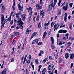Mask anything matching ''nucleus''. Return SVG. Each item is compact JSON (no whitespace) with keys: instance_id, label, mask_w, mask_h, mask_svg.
I'll return each instance as SVG.
<instances>
[{"instance_id":"1","label":"nucleus","mask_w":74,"mask_h":74,"mask_svg":"<svg viewBox=\"0 0 74 74\" xmlns=\"http://www.w3.org/2000/svg\"><path fill=\"white\" fill-rule=\"evenodd\" d=\"M1 15L2 16V17H1V29H3V27L4 26V25L5 23V22H4V15L3 14H1Z\"/></svg>"},{"instance_id":"2","label":"nucleus","mask_w":74,"mask_h":74,"mask_svg":"<svg viewBox=\"0 0 74 74\" xmlns=\"http://www.w3.org/2000/svg\"><path fill=\"white\" fill-rule=\"evenodd\" d=\"M23 24V22L22 21V19L21 18L20 19L19 21H18V26H21V27H21V29H23V26L22 25Z\"/></svg>"},{"instance_id":"3","label":"nucleus","mask_w":74,"mask_h":74,"mask_svg":"<svg viewBox=\"0 0 74 74\" xmlns=\"http://www.w3.org/2000/svg\"><path fill=\"white\" fill-rule=\"evenodd\" d=\"M53 3L52 2L51 4H50L49 5V10H51L52 9V7H53Z\"/></svg>"},{"instance_id":"4","label":"nucleus","mask_w":74,"mask_h":74,"mask_svg":"<svg viewBox=\"0 0 74 74\" xmlns=\"http://www.w3.org/2000/svg\"><path fill=\"white\" fill-rule=\"evenodd\" d=\"M6 71H7V69L5 68L4 70L2 71L1 74H6Z\"/></svg>"},{"instance_id":"5","label":"nucleus","mask_w":74,"mask_h":74,"mask_svg":"<svg viewBox=\"0 0 74 74\" xmlns=\"http://www.w3.org/2000/svg\"><path fill=\"white\" fill-rule=\"evenodd\" d=\"M40 15H42V17L44 18V15H45L44 12H43V10H42L40 12Z\"/></svg>"},{"instance_id":"6","label":"nucleus","mask_w":74,"mask_h":74,"mask_svg":"<svg viewBox=\"0 0 74 74\" xmlns=\"http://www.w3.org/2000/svg\"><path fill=\"white\" fill-rule=\"evenodd\" d=\"M62 9L64 11H66L67 10V9H68V6H63L62 8Z\"/></svg>"},{"instance_id":"7","label":"nucleus","mask_w":74,"mask_h":74,"mask_svg":"<svg viewBox=\"0 0 74 74\" xmlns=\"http://www.w3.org/2000/svg\"><path fill=\"white\" fill-rule=\"evenodd\" d=\"M67 13H66L65 14L64 21L65 22L67 21Z\"/></svg>"},{"instance_id":"8","label":"nucleus","mask_w":74,"mask_h":74,"mask_svg":"<svg viewBox=\"0 0 74 74\" xmlns=\"http://www.w3.org/2000/svg\"><path fill=\"white\" fill-rule=\"evenodd\" d=\"M57 0H54L53 6V10L55 9V5H56V3H57Z\"/></svg>"},{"instance_id":"9","label":"nucleus","mask_w":74,"mask_h":74,"mask_svg":"<svg viewBox=\"0 0 74 74\" xmlns=\"http://www.w3.org/2000/svg\"><path fill=\"white\" fill-rule=\"evenodd\" d=\"M47 70V69L46 68H45L42 71V74H45V71Z\"/></svg>"},{"instance_id":"10","label":"nucleus","mask_w":74,"mask_h":74,"mask_svg":"<svg viewBox=\"0 0 74 74\" xmlns=\"http://www.w3.org/2000/svg\"><path fill=\"white\" fill-rule=\"evenodd\" d=\"M44 53V51H40V53H39L38 55L39 56H41V55H42Z\"/></svg>"},{"instance_id":"11","label":"nucleus","mask_w":74,"mask_h":74,"mask_svg":"<svg viewBox=\"0 0 74 74\" xmlns=\"http://www.w3.org/2000/svg\"><path fill=\"white\" fill-rule=\"evenodd\" d=\"M74 54L73 53L71 54V56H70V58L71 59H73L74 58Z\"/></svg>"},{"instance_id":"12","label":"nucleus","mask_w":74,"mask_h":74,"mask_svg":"<svg viewBox=\"0 0 74 74\" xmlns=\"http://www.w3.org/2000/svg\"><path fill=\"white\" fill-rule=\"evenodd\" d=\"M51 40L52 41L51 44L53 45V44H54V40L53 39V37H51Z\"/></svg>"},{"instance_id":"13","label":"nucleus","mask_w":74,"mask_h":74,"mask_svg":"<svg viewBox=\"0 0 74 74\" xmlns=\"http://www.w3.org/2000/svg\"><path fill=\"white\" fill-rule=\"evenodd\" d=\"M65 57L66 59H67V58L69 57V53H66Z\"/></svg>"},{"instance_id":"14","label":"nucleus","mask_w":74,"mask_h":74,"mask_svg":"<svg viewBox=\"0 0 74 74\" xmlns=\"http://www.w3.org/2000/svg\"><path fill=\"white\" fill-rule=\"evenodd\" d=\"M19 34V32H16L14 34V36H18Z\"/></svg>"},{"instance_id":"15","label":"nucleus","mask_w":74,"mask_h":74,"mask_svg":"<svg viewBox=\"0 0 74 74\" xmlns=\"http://www.w3.org/2000/svg\"><path fill=\"white\" fill-rule=\"evenodd\" d=\"M36 35H37V32H35L32 35V36H31V37H32V38H33V37L34 36H36Z\"/></svg>"},{"instance_id":"16","label":"nucleus","mask_w":74,"mask_h":74,"mask_svg":"<svg viewBox=\"0 0 74 74\" xmlns=\"http://www.w3.org/2000/svg\"><path fill=\"white\" fill-rule=\"evenodd\" d=\"M19 12H17L16 14V16L18 19H19Z\"/></svg>"},{"instance_id":"17","label":"nucleus","mask_w":74,"mask_h":74,"mask_svg":"<svg viewBox=\"0 0 74 74\" xmlns=\"http://www.w3.org/2000/svg\"><path fill=\"white\" fill-rule=\"evenodd\" d=\"M48 60V58H46L42 62V63L43 64H44L47 61V60Z\"/></svg>"},{"instance_id":"18","label":"nucleus","mask_w":74,"mask_h":74,"mask_svg":"<svg viewBox=\"0 0 74 74\" xmlns=\"http://www.w3.org/2000/svg\"><path fill=\"white\" fill-rule=\"evenodd\" d=\"M18 8H19L20 10L21 9V4L20 3H19L18 4Z\"/></svg>"},{"instance_id":"19","label":"nucleus","mask_w":74,"mask_h":74,"mask_svg":"<svg viewBox=\"0 0 74 74\" xmlns=\"http://www.w3.org/2000/svg\"><path fill=\"white\" fill-rule=\"evenodd\" d=\"M39 40H40L39 38H38V39L36 38L35 40H35V41L36 42V43H37L38 42V41H39Z\"/></svg>"},{"instance_id":"20","label":"nucleus","mask_w":74,"mask_h":74,"mask_svg":"<svg viewBox=\"0 0 74 74\" xmlns=\"http://www.w3.org/2000/svg\"><path fill=\"white\" fill-rule=\"evenodd\" d=\"M11 17H10L8 19V20L6 21V22H7V21H9V22H10V21H11Z\"/></svg>"},{"instance_id":"21","label":"nucleus","mask_w":74,"mask_h":74,"mask_svg":"<svg viewBox=\"0 0 74 74\" xmlns=\"http://www.w3.org/2000/svg\"><path fill=\"white\" fill-rule=\"evenodd\" d=\"M13 13H14V14H15V13H14L13 12H12L10 14V17H11V16H13V17H14V14H13Z\"/></svg>"},{"instance_id":"22","label":"nucleus","mask_w":74,"mask_h":74,"mask_svg":"<svg viewBox=\"0 0 74 74\" xmlns=\"http://www.w3.org/2000/svg\"><path fill=\"white\" fill-rule=\"evenodd\" d=\"M41 23H39L38 24V28L39 29L41 28Z\"/></svg>"},{"instance_id":"23","label":"nucleus","mask_w":74,"mask_h":74,"mask_svg":"<svg viewBox=\"0 0 74 74\" xmlns=\"http://www.w3.org/2000/svg\"><path fill=\"white\" fill-rule=\"evenodd\" d=\"M23 16H24L23 18V21H24L25 20V16H26V14H24L23 15Z\"/></svg>"},{"instance_id":"24","label":"nucleus","mask_w":74,"mask_h":74,"mask_svg":"<svg viewBox=\"0 0 74 74\" xmlns=\"http://www.w3.org/2000/svg\"><path fill=\"white\" fill-rule=\"evenodd\" d=\"M39 7H40L38 5V4H37L36 5V10H39Z\"/></svg>"},{"instance_id":"25","label":"nucleus","mask_w":74,"mask_h":74,"mask_svg":"<svg viewBox=\"0 0 74 74\" xmlns=\"http://www.w3.org/2000/svg\"><path fill=\"white\" fill-rule=\"evenodd\" d=\"M4 9H5V7H4V6L3 5L2 6L1 8L2 11L3 12V10H4Z\"/></svg>"},{"instance_id":"26","label":"nucleus","mask_w":74,"mask_h":74,"mask_svg":"<svg viewBox=\"0 0 74 74\" xmlns=\"http://www.w3.org/2000/svg\"><path fill=\"white\" fill-rule=\"evenodd\" d=\"M73 3H70L69 5V6L71 8V7H72V5H73Z\"/></svg>"},{"instance_id":"27","label":"nucleus","mask_w":74,"mask_h":74,"mask_svg":"<svg viewBox=\"0 0 74 74\" xmlns=\"http://www.w3.org/2000/svg\"><path fill=\"white\" fill-rule=\"evenodd\" d=\"M35 62L36 64H38V59L35 60Z\"/></svg>"},{"instance_id":"28","label":"nucleus","mask_w":74,"mask_h":74,"mask_svg":"<svg viewBox=\"0 0 74 74\" xmlns=\"http://www.w3.org/2000/svg\"><path fill=\"white\" fill-rule=\"evenodd\" d=\"M58 33H63V29H61L58 31Z\"/></svg>"},{"instance_id":"29","label":"nucleus","mask_w":74,"mask_h":74,"mask_svg":"<svg viewBox=\"0 0 74 74\" xmlns=\"http://www.w3.org/2000/svg\"><path fill=\"white\" fill-rule=\"evenodd\" d=\"M67 30H63V33H67Z\"/></svg>"},{"instance_id":"30","label":"nucleus","mask_w":74,"mask_h":74,"mask_svg":"<svg viewBox=\"0 0 74 74\" xmlns=\"http://www.w3.org/2000/svg\"><path fill=\"white\" fill-rule=\"evenodd\" d=\"M68 37H67V36H66L63 38V39H64V40H66L67 39H68Z\"/></svg>"},{"instance_id":"31","label":"nucleus","mask_w":74,"mask_h":74,"mask_svg":"<svg viewBox=\"0 0 74 74\" xmlns=\"http://www.w3.org/2000/svg\"><path fill=\"white\" fill-rule=\"evenodd\" d=\"M41 44H42V42H39V43L38 44V45H41Z\"/></svg>"},{"instance_id":"32","label":"nucleus","mask_w":74,"mask_h":74,"mask_svg":"<svg viewBox=\"0 0 74 74\" xmlns=\"http://www.w3.org/2000/svg\"><path fill=\"white\" fill-rule=\"evenodd\" d=\"M66 26V25H64L62 26L61 25L60 27V28H61V27H65Z\"/></svg>"},{"instance_id":"33","label":"nucleus","mask_w":74,"mask_h":74,"mask_svg":"<svg viewBox=\"0 0 74 74\" xmlns=\"http://www.w3.org/2000/svg\"><path fill=\"white\" fill-rule=\"evenodd\" d=\"M62 59L61 58H60L59 59V63H61L62 62Z\"/></svg>"},{"instance_id":"34","label":"nucleus","mask_w":74,"mask_h":74,"mask_svg":"<svg viewBox=\"0 0 74 74\" xmlns=\"http://www.w3.org/2000/svg\"><path fill=\"white\" fill-rule=\"evenodd\" d=\"M36 20L37 22L38 21H39V16H38L37 17V18L36 19Z\"/></svg>"},{"instance_id":"35","label":"nucleus","mask_w":74,"mask_h":74,"mask_svg":"<svg viewBox=\"0 0 74 74\" xmlns=\"http://www.w3.org/2000/svg\"><path fill=\"white\" fill-rule=\"evenodd\" d=\"M32 13H33V12L32 11V10H31V11L29 13V14L30 15H31L32 14Z\"/></svg>"},{"instance_id":"36","label":"nucleus","mask_w":74,"mask_h":74,"mask_svg":"<svg viewBox=\"0 0 74 74\" xmlns=\"http://www.w3.org/2000/svg\"><path fill=\"white\" fill-rule=\"evenodd\" d=\"M69 52H71V47H70L69 48Z\"/></svg>"},{"instance_id":"37","label":"nucleus","mask_w":74,"mask_h":74,"mask_svg":"<svg viewBox=\"0 0 74 74\" xmlns=\"http://www.w3.org/2000/svg\"><path fill=\"white\" fill-rule=\"evenodd\" d=\"M69 29L70 30H72L73 28H72V25H70L69 27Z\"/></svg>"},{"instance_id":"38","label":"nucleus","mask_w":74,"mask_h":74,"mask_svg":"<svg viewBox=\"0 0 74 74\" xmlns=\"http://www.w3.org/2000/svg\"><path fill=\"white\" fill-rule=\"evenodd\" d=\"M49 21H48L47 23H46V25L47 26L49 25Z\"/></svg>"},{"instance_id":"39","label":"nucleus","mask_w":74,"mask_h":74,"mask_svg":"<svg viewBox=\"0 0 74 74\" xmlns=\"http://www.w3.org/2000/svg\"><path fill=\"white\" fill-rule=\"evenodd\" d=\"M28 9H29V10H31V11H32V8L31 7H29V8H28Z\"/></svg>"},{"instance_id":"40","label":"nucleus","mask_w":74,"mask_h":74,"mask_svg":"<svg viewBox=\"0 0 74 74\" xmlns=\"http://www.w3.org/2000/svg\"><path fill=\"white\" fill-rule=\"evenodd\" d=\"M27 32H29V28H28L27 29L25 32V33H26V34H27Z\"/></svg>"},{"instance_id":"41","label":"nucleus","mask_w":74,"mask_h":74,"mask_svg":"<svg viewBox=\"0 0 74 74\" xmlns=\"http://www.w3.org/2000/svg\"><path fill=\"white\" fill-rule=\"evenodd\" d=\"M12 44H15V41L14 40H12Z\"/></svg>"},{"instance_id":"42","label":"nucleus","mask_w":74,"mask_h":74,"mask_svg":"<svg viewBox=\"0 0 74 74\" xmlns=\"http://www.w3.org/2000/svg\"><path fill=\"white\" fill-rule=\"evenodd\" d=\"M51 47H52V49H55V46H53V45H52Z\"/></svg>"},{"instance_id":"43","label":"nucleus","mask_w":74,"mask_h":74,"mask_svg":"<svg viewBox=\"0 0 74 74\" xmlns=\"http://www.w3.org/2000/svg\"><path fill=\"white\" fill-rule=\"evenodd\" d=\"M12 8H13V11H14L15 10V7H14V6H12Z\"/></svg>"},{"instance_id":"44","label":"nucleus","mask_w":74,"mask_h":74,"mask_svg":"<svg viewBox=\"0 0 74 74\" xmlns=\"http://www.w3.org/2000/svg\"><path fill=\"white\" fill-rule=\"evenodd\" d=\"M10 24L11 25H12L13 23V20H12L10 22Z\"/></svg>"},{"instance_id":"45","label":"nucleus","mask_w":74,"mask_h":74,"mask_svg":"<svg viewBox=\"0 0 74 74\" xmlns=\"http://www.w3.org/2000/svg\"><path fill=\"white\" fill-rule=\"evenodd\" d=\"M51 58V56H49V59H50V60H52V59Z\"/></svg>"},{"instance_id":"46","label":"nucleus","mask_w":74,"mask_h":74,"mask_svg":"<svg viewBox=\"0 0 74 74\" xmlns=\"http://www.w3.org/2000/svg\"><path fill=\"white\" fill-rule=\"evenodd\" d=\"M57 25H58V24L56 23L54 25V27L56 28V27L57 26Z\"/></svg>"},{"instance_id":"47","label":"nucleus","mask_w":74,"mask_h":74,"mask_svg":"<svg viewBox=\"0 0 74 74\" xmlns=\"http://www.w3.org/2000/svg\"><path fill=\"white\" fill-rule=\"evenodd\" d=\"M65 36H66V37H68V36H69V33H67L65 35Z\"/></svg>"},{"instance_id":"48","label":"nucleus","mask_w":74,"mask_h":74,"mask_svg":"<svg viewBox=\"0 0 74 74\" xmlns=\"http://www.w3.org/2000/svg\"><path fill=\"white\" fill-rule=\"evenodd\" d=\"M48 69L49 70H52V68H51L49 67H48Z\"/></svg>"},{"instance_id":"49","label":"nucleus","mask_w":74,"mask_h":74,"mask_svg":"<svg viewBox=\"0 0 74 74\" xmlns=\"http://www.w3.org/2000/svg\"><path fill=\"white\" fill-rule=\"evenodd\" d=\"M14 59L12 58L11 59V62H14Z\"/></svg>"},{"instance_id":"50","label":"nucleus","mask_w":74,"mask_h":74,"mask_svg":"<svg viewBox=\"0 0 74 74\" xmlns=\"http://www.w3.org/2000/svg\"><path fill=\"white\" fill-rule=\"evenodd\" d=\"M21 8V10L22 11H23V6H22V7Z\"/></svg>"},{"instance_id":"51","label":"nucleus","mask_w":74,"mask_h":74,"mask_svg":"<svg viewBox=\"0 0 74 74\" xmlns=\"http://www.w3.org/2000/svg\"><path fill=\"white\" fill-rule=\"evenodd\" d=\"M14 22H15H15H18V21H16V20L15 18L14 19Z\"/></svg>"},{"instance_id":"52","label":"nucleus","mask_w":74,"mask_h":74,"mask_svg":"<svg viewBox=\"0 0 74 74\" xmlns=\"http://www.w3.org/2000/svg\"><path fill=\"white\" fill-rule=\"evenodd\" d=\"M33 0H32L31 4H33V3H34V2H35V1H33Z\"/></svg>"},{"instance_id":"53","label":"nucleus","mask_w":74,"mask_h":74,"mask_svg":"<svg viewBox=\"0 0 74 74\" xmlns=\"http://www.w3.org/2000/svg\"><path fill=\"white\" fill-rule=\"evenodd\" d=\"M44 35H45V36H46V35H47V32H45L44 33Z\"/></svg>"},{"instance_id":"54","label":"nucleus","mask_w":74,"mask_h":74,"mask_svg":"<svg viewBox=\"0 0 74 74\" xmlns=\"http://www.w3.org/2000/svg\"><path fill=\"white\" fill-rule=\"evenodd\" d=\"M15 27V25L14 26H12L11 27V28H14V27Z\"/></svg>"},{"instance_id":"55","label":"nucleus","mask_w":74,"mask_h":74,"mask_svg":"<svg viewBox=\"0 0 74 74\" xmlns=\"http://www.w3.org/2000/svg\"><path fill=\"white\" fill-rule=\"evenodd\" d=\"M45 35H43L42 37V38H45Z\"/></svg>"},{"instance_id":"56","label":"nucleus","mask_w":74,"mask_h":74,"mask_svg":"<svg viewBox=\"0 0 74 74\" xmlns=\"http://www.w3.org/2000/svg\"><path fill=\"white\" fill-rule=\"evenodd\" d=\"M41 9H42V7L41 6H40L39 8V10H41Z\"/></svg>"},{"instance_id":"57","label":"nucleus","mask_w":74,"mask_h":74,"mask_svg":"<svg viewBox=\"0 0 74 74\" xmlns=\"http://www.w3.org/2000/svg\"><path fill=\"white\" fill-rule=\"evenodd\" d=\"M59 44V45L60 46V45H62V42H60Z\"/></svg>"},{"instance_id":"58","label":"nucleus","mask_w":74,"mask_h":74,"mask_svg":"<svg viewBox=\"0 0 74 74\" xmlns=\"http://www.w3.org/2000/svg\"><path fill=\"white\" fill-rule=\"evenodd\" d=\"M36 42L35 41V40H34L32 42V44H33V43H34V42Z\"/></svg>"},{"instance_id":"59","label":"nucleus","mask_w":74,"mask_h":74,"mask_svg":"<svg viewBox=\"0 0 74 74\" xmlns=\"http://www.w3.org/2000/svg\"><path fill=\"white\" fill-rule=\"evenodd\" d=\"M68 5H69V3H66V6H67V7H68Z\"/></svg>"},{"instance_id":"60","label":"nucleus","mask_w":74,"mask_h":74,"mask_svg":"<svg viewBox=\"0 0 74 74\" xmlns=\"http://www.w3.org/2000/svg\"><path fill=\"white\" fill-rule=\"evenodd\" d=\"M14 35H12L11 36V38H14Z\"/></svg>"},{"instance_id":"61","label":"nucleus","mask_w":74,"mask_h":74,"mask_svg":"<svg viewBox=\"0 0 74 74\" xmlns=\"http://www.w3.org/2000/svg\"><path fill=\"white\" fill-rule=\"evenodd\" d=\"M30 61L29 60H28L27 61V63H30Z\"/></svg>"},{"instance_id":"62","label":"nucleus","mask_w":74,"mask_h":74,"mask_svg":"<svg viewBox=\"0 0 74 74\" xmlns=\"http://www.w3.org/2000/svg\"><path fill=\"white\" fill-rule=\"evenodd\" d=\"M72 38H73V37H71L69 38V39L71 40Z\"/></svg>"},{"instance_id":"63","label":"nucleus","mask_w":74,"mask_h":74,"mask_svg":"<svg viewBox=\"0 0 74 74\" xmlns=\"http://www.w3.org/2000/svg\"><path fill=\"white\" fill-rule=\"evenodd\" d=\"M74 10H73V11L72 12V14L73 15H74Z\"/></svg>"},{"instance_id":"64","label":"nucleus","mask_w":74,"mask_h":74,"mask_svg":"<svg viewBox=\"0 0 74 74\" xmlns=\"http://www.w3.org/2000/svg\"><path fill=\"white\" fill-rule=\"evenodd\" d=\"M48 67H51V65H49V66H48Z\"/></svg>"}]
</instances>
